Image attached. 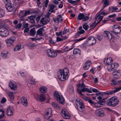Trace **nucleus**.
Returning <instances> with one entry per match:
<instances>
[{"label":"nucleus","instance_id":"35","mask_svg":"<svg viewBox=\"0 0 121 121\" xmlns=\"http://www.w3.org/2000/svg\"><path fill=\"white\" fill-rule=\"evenodd\" d=\"M73 53V54L75 55L78 54H79V55H80L81 52L80 50L79 49L77 48H74V49Z\"/></svg>","mask_w":121,"mask_h":121},{"label":"nucleus","instance_id":"57","mask_svg":"<svg viewBox=\"0 0 121 121\" xmlns=\"http://www.w3.org/2000/svg\"><path fill=\"white\" fill-rule=\"evenodd\" d=\"M20 74L21 75V76L22 77H25L26 75V74L24 72H20Z\"/></svg>","mask_w":121,"mask_h":121},{"label":"nucleus","instance_id":"27","mask_svg":"<svg viewBox=\"0 0 121 121\" xmlns=\"http://www.w3.org/2000/svg\"><path fill=\"white\" fill-rule=\"evenodd\" d=\"M49 6L50 7V9L49 11V12H50V13L53 12H55L54 9L56 7V6L53 4H51Z\"/></svg>","mask_w":121,"mask_h":121},{"label":"nucleus","instance_id":"46","mask_svg":"<svg viewBox=\"0 0 121 121\" xmlns=\"http://www.w3.org/2000/svg\"><path fill=\"white\" fill-rule=\"evenodd\" d=\"M96 38L100 41H101L103 38V36L102 35H97Z\"/></svg>","mask_w":121,"mask_h":121},{"label":"nucleus","instance_id":"23","mask_svg":"<svg viewBox=\"0 0 121 121\" xmlns=\"http://www.w3.org/2000/svg\"><path fill=\"white\" fill-rule=\"evenodd\" d=\"M6 92L7 93L11 100H13L14 98L13 92L11 91H9L8 90H6Z\"/></svg>","mask_w":121,"mask_h":121},{"label":"nucleus","instance_id":"33","mask_svg":"<svg viewBox=\"0 0 121 121\" xmlns=\"http://www.w3.org/2000/svg\"><path fill=\"white\" fill-rule=\"evenodd\" d=\"M30 35L32 36H34L36 34V31L35 28H33L30 30Z\"/></svg>","mask_w":121,"mask_h":121},{"label":"nucleus","instance_id":"49","mask_svg":"<svg viewBox=\"0 0 121 121\" xmlns=\"http://www.w3.org/2000/svg\"><path fill=\"white\" fill-rule=\"evenodd\" d=\"M29 82L31 84H34L35 83V82L34 80L31 79L29 81Z\"/></svg>","mask_w":121,"mask_h":121},{"label":"nucleus","instance_id":"32","mask_svg":"<svg viewBox=\"0 0 121 121\" xmlns=\"http://www.w3.org/2000/svg\"><path fill=\"white\" fill-rule=\"evenodd\" d=\"M88 22H86L84 23L83 25V28L86 30H87L89 28V25H88Z\"/></svg>","mask_w":121,"mask_h":121},{"label":"nucleus","instance_id":"12","mask_svg":"<svg viewBox=\"0 0 121 121\" xmlns=\"http://www.w3.org/2000/svg\"><path fill=\"white\" fill-rule=\"evenodd\" d=\"M61 115L62 117L64 118L68 119L70 118V114L66 109H64L62 110Z\"/></svg>","mask_w":121,"mask_h":121},{"label":"nucleus","instance_id":"48","mask_svg":"<svg viewBox=\"0 0 121 121\" xmlns=\"http://www.w3.org/2000/svg\"><path fill=\"white\" fill-rule=\"evenodd\" d=\"M1 56L4 58H5L7 57V54L4 53H1Z\"/></svg>","mask_w":121,"mask_h":121},{"label":"nucleus","instance_id":"18","mask_svg":"<svg viewBox=\"0 0 121 121\" xmlns=\"http://www.w3.org/2000/svg\"><path fill=\"white\" fill-rule=\"evenodd\" d=\"M96 115L99 117H103L104 115V113L103 111L101 109L96 110L95 112Z\"/></svg>","mask_w":121,"mask_h":121},{"label":"nucleus","instance_id":"11","mask_svg":"<svg viewBox=\"0 0 121 121\" xmlns=\"http://www.w3.org/2000/svg\"><path fill=\"white\" fill-rule=\"evenodd\" d=\"M5 8L9 11L13 12V13L15 12L16 10V8L13 7L11 3L5 4Z\"/></svg>","mask_w":121,"mask_h":121},{"label":"nucleus","instance_id":"62","mask_svg":"<svg viewBox=\"0 0 121 121\" xmlns=\"http://www.w3.org/2000/svg\"><path fill=\"white\" fill-rule=\"evenodd\" d=\"M88 102L91 105H92L93 104H94L93 102L90 99L88 100Z\"/></svg>","mask_w":121,"mask_h":121},{"label":"nucleus","instance_id":"28","mask_svg":"<svg viewBox=\"0 0 121 121\" xmlns=\"http://www.w3.org/2000/svg\"><path fill=\"white\" fill-rule=\"evenodd\" d=\"M47 88L46 86H42L39 89V91L40 92L42 93H45L47 91Z\"/></svg>","mask_w":121,"mask_h":121},{"label":"nucleus","instance_id":"24","mask_svg":"<svg viewBox=\"0 0 121 121\" xmlns=\"http://www.w3.org/2000/svg\"><path fill=\"white\" fill-rule=\"evenodd\" d=\"M103 17V16H99V15L96 16L95 18V19L96 20L95 21H98L96 23H95L96 25L102 20Z\"/></svg>","mask_w":121,"mask_h":121},{"label":"nucleus","instance_id":"53","mask_svg":"<svg viewBox=\"0 0 121 121\" xmlns=\"http://www.w3.org/2000/svg\"><path fill=\"white\" fill-rule=\"evenodd\" d=\"M89 17L87 16H85L83 18V21H86L88 20L89 19Z\"/></svg>","mask_w":121,"mask_h":121},{"label":"nucleus","instance_id":"5","mask_svg":"<svg viewBox=\"0 0 121 121\" xmlns=\"http://www.w3.org/2000/svg\"><path fill=\"white\" fill-rule=\"evenodd\" d=\"M9 34L7 28L5 26H2L0 27V35L2 37L7 36Z\"/></svg>","mask_w":121,"mask_h":121},{"label":"nucleus","instance_id":"39","mask_svg":"<svg viewBox=\"0 0 121 121\" xmlns=\"http://www.w3.org/2000/svg\"><path fill=\"white\" fill-rule=\"evenodd\" d=\"M57 20L58 22H61L62 21L63 18L60 15L57 16Z\"/></svg>","mask_w":121,"mask_h":121},{"label":"nucleus","instance_id":"64","mask_svg":"<svg viewBox=\"0 0 121 121\" xmlns=\"http://www.w3.org/2000/svg\"><path fill=\"white\" fill-rule=\"evenodd\" d=\"M112 9L113 11H112V13L114 11L118 9V8H117L116 7L114 6H113L112 7Z\"/></svg>","mask_w":121,"mask_h":121},{"label":"nucleus","instance_id":"44","mask_svg":"<svg viewBox=\"0 0 121 121\" xmlns=\"http://www.w3.org/2000/svg\"><path fill=\"white\" fill-rule=\"evenodd\" d=\"M96 21L94 22L90 26V28H91V29H93L95 28L96 26V25L95 24Z\"/></svg>","mask_w":121,"mask_h":121},{"label":"nucleus","instance_id":"25","mask_svg":"<svg viewBox=\"0 0 121 121\" xmlns=\"http://www.w3.org/2000/svg\"><path fill=\"white\" fill-rule=\"evenodd\" d=\"M40 22L43 25H45L49 22V21L47 19H46L43 17L41 19Z\"/></svg>","mask_w":121,"mask_h":121},{"label":"nucleus","instance_id":"10","mask_svg":"<svg viewBox=\"0 0 121 121\" xmlns=\"http://www.w3.org/2000/svg\"><path fill=\"white\" fill-rule=\"evenodd\" d=\"M118 66V64L116 63L111 64L107 67L108 70L109 71H112L113 69H115L116 68H117Z\"/></svg>","mask_w":121,"mask_h":121},{"label":"nucleus","instance_id":"4","mask_svg":"<svg viewBox=\"0 0 121 121\" xmlns=\"http://www.w3.org/2000/svg\"><path fill=\"white\" fill-rule=\"evenodd\" d=\"M75 102L77 106L80 111L82 112L84 110V106L81 100L78 98L75 100Z\"/></svg>","mask_w":121,"mask_h":121},{"label":"nucleus","instance_id":"31","mask_svg":"<svg viewBox=\"0 0 121 121\" xmlns=\"http://www.w3.org/2000/svg\"><path fill=\"white\" fill-rule=\"evenodd\" d=\"M43 29V28H40L37 31L36 36H37L38 35H39L40 36H42L43 35L42 30Z\"/></svg>","mask_w":121,"mask_h":121},{"label":"nucleus","instance_id":"17","mask_svg":"<svg viewBox=\"0 0 121 121\" xmlns=\"http://www.w3.org/2000/svg\"><path fill=\"white\" fill-rule=\"evenodd\" d=\"M14 109L11 107H8L7 110V114L8 116H10L13 115V114Z\"/></svg>","mask_w":121,"mask_h":121},{"label":"nucleus","instance_id":"3","mask_svg":"<svg viewBox=\"0 0 121 121\" xmlns=\"http://www.w3.org/2000/svg\"><path fill=\"white\" fill-rule=\"evenodd\" d=\"M53 94L55 97L57 98V101L60 104H63L65 103V99L62 95L59 94L57 91H56Z\"/></svg>","mask_w":121,"mask_h":121},{"label":"nucleus","instance_id":"40","mask_svg":"<svg viewBox=\"0 0 121 121\" xmlns=\"http://www.w3.org/2000/svg\"><path fill=\"white\" fill-rule=\"evenodd\" d=\"M4 111L3 110L0 109V119L2 118L4 116Z\"/></svg>","mask_w":121,"mask_h":121},{"label":"nucleus","instance_id":"19","mask_svg":"<svg viewBox=\"0 0 121 121\" xmlns=\"http://www.w3.org/2000/svg\"><path fill=\"white\" fill-rule=\"evenodd\" d=\"M21 103L25 106H27L28 104L27 99L26 98L22 97V98Z\"/></svg>","mask_w":121,"mask_h":121},{"label":"nucleus","instance_id":"14","mask_svg":"<svg viewBox=\"0 0 121 121\" xmlns=\"http://www.w3.org/2000/svg\"><path fill=\"white\" fill-rule=\"evenodd\" d=\"M103 35L109 40H111L112 39L111 34L107 31H104V32Z\"/></svg>","mask_w":121,"mask_h":121},{"label":"nucleus","instance_id":"34","mask_svg":"<svg viewBox=\"0 0 121 121\" xmlns=\"http://www.w3.org/2000/svg\"><path fill=\"white\" fill-rule=\"evenodd\" d=\"M84 17V15L82 13H80L78 14L77 19L79 20H81L83 19Z\"/></svg>","mask_w":121,"mask_h":121},{"label":"nucleus","instance_id":"2","mask_svg":"<svg viewBox=\"0 0 121 121\" xmlns=\"http://www.w3.org/2000/svg\"><path fill=\"white\" fill-rule=\"evenodd\" d=\"M119 101L115 97L111 98L107 100V104L109 106L114 107L118 104Z\"/></svg>","mask_w":121,"mask_h":121},{"label":"nucleus","instance_id":"37","mask_svg":"<svg viewBox=\"0 0 121 121\" xmlns=\"http://www.w3.org/2000/svg\"><path fill=\"white\" fill-rule=\"evenodd\" d=\"M67 38V37L65 36L64 37L63 36L62 37V38L58 37L56 38V41L57 42H59L62 41L63 40Z\"/></svg>","mask_w":121,"mask_h":121},{"label":"nucleus","instance_id":"63","mask_svg":"<svg viewBox=\"0 0 121 121\" xmlns=\"http://www.w3.org/2000/svg\"><path fill=\"white\" fill-rule=\"evenodd\" d=\"M6 101V99L4 98L3 97V98L1 101L2 102V103L3 104V103L5 102Z\"/></svg>","mask_w":121,"mask_h":121},{"label":"nucleus","instance_id":"36","mask_svg":"<svg viewBox=\"0 0 121 121\" xmlns=\"http://www.w3.org/2000/svg\"><path fill=\"white\" fill-rule=\"evenodd\" d=\"M22 48L21 47L20 44L17 45L14 48V51H17L21 50Z\"/></svg>","mask_w":121,"mask_h":121},{"label":"nucleus","instance_id":"42","mask_svg":"<svg viewBox=\"0 0 121 121\" xmlns=\"http://www.w3.org/2000/svg\"><path fill=\"white\" fill-rule=\"evenodd\" d=\"M4 11L2 9H0V17H3L4 14Z\"/></svg>","mask_w":121,"mask_h":121},{"label":"nucleus","instance_id":"45","mask_svg":"<svg viewBox=\"0 0 121 121\" xmlns=\"http://www.w3.org/2000/svg\"><path fill=\"white\" fill-rule=\"evenodd\" d=\"M105 99H102L101 100H100L99 101H98V102L99 103V104H100V105H103V103H104L105 102Z\"/></svg>","mask_w":121,"mask_h":121},{"label":"nucleus","instance_id":"22","mask_svg":"<svg viewBox=\"0 0 121 121\" xmlns=\"http://www.w3.org/2000/svg\"><path fill=\"white\" fill-rule=\"evenodd\" d=\"M91 64V61L89 60L87 61L85 64L83 66V69L86 70L88 69Z\"/></svg>","mask_w":121,"mask_h":121},{"label":"nucleus","instance_id":"60","mask_svg":"<svg viewBox=\"0 0 121 121\" xmlns=\"http://www.w3.org/2000/svg\"><path fill=\"white\" fill-rule=\"evenodd\" d=\"M94 104L95 105V106L96 107H101V106H100L101 105H100V104H99V103L98 102L97 103H95Z\"/></svg>","mask_w":121,"mask_h":121},{"label":"nucleus","instance_id":"52","mask_svg":"<svg viewBox=\"0 0 121 121\" xmlns=\"http://www.w3.org/2000/svg\"><path fill=\"white\" fill-rule=\"evenodd\" d=\"M3 1L5 4L10 3V0H3Z\"/></svg>","mask_w":121,"mask_h":121},{"label":"nucleus","instance_id":"30","mask_svg":"<svg viewBox=\"0 0 121 121\" xmlns=\"http://www.w3.org/2000/svg\"><path fill=\"white\" fill-rule=\"evenodd\" d=\"M46 98L45 95L44 94H41L40 95L39 97V100L41 102H43L44 101Z\"/></svg>","mask_w":121,"mask_h":121},{"label":"nucleus","instance_id":"20","mask_svg":"<svg viewBox=\"0 0 121 121\" xmlns=\"http://www.w3.org/2000/svg\"><path fill=\"white\" fill-rule=\"evenodd\" d=\"M117 77H114L112 79V81L113 83L111 84L113 85H116L121 82V81H117Z\"/></svg>","mask_w":121,"mask_h":121},{"label":"nucleus","instance_id":"58","mask_svg":"<svg viewBox=\"0 0 121 121\" xmlns=\"http://www.w3.org/2000/svg\"><path fill=\"white\" fill-rule=\"evenodd\" d=\"M49 2L48 0H46L45 2V7H47L48 3Z\"/></svg>","mask_w":121,"mask_h":121},{"label":"nucleus","instance_id":"51","mask_svg":"<svg viewBox=\"0 0 121 121\" xmlns=\"http://www.w3.org/2000/svg\"><path fill=\"white\" fill-rule=\"evenodd\" d=\"M67 31L68 32H69V30H68V29L67 30V29H66L65 28L63 31V33H62L63 35L65 34L66 33Z\"/></svg>","mask_w":121,"mask_h":121},{"label":"nucleus","instance_id":"56","mask_svg":"<svg viewBox=\"0 0 121 121\" xmlns=\"http://www.w3.org/2000/svg\"><path fill=\"white\" fill-rule=\"evenodd\" d=\"M30 12L29 11H26L25 13H24V17L26 16L28 14H29Z\"/></svg>","mask_w":121,"mask_h":121},{"label":"nucleus","instance_id":"6","mask_svg":"<svg viewBox=\"0 0 121 121\" xmlns=\"http://www.w3.org/2000/svg\"><path fill=\"white\" fill-rule=\"evenodd\" d=\"M96 42L95 38L93 36L89 37L87 39L86 44H87L88 45L90 46L92 45L95 44Z\"/></svg>","mask_w":121,"mask_h":121},{"label":"nucleus","instance_id":"47","mask_svg":"<svg viewBox=\"0 0 121 121\" xmlns=\"http://www.w3.org/2000/svg\"><path fill=\"white\" fill-rule=\"evenodd\" d=\"M22 26V24L21 23H19L16 26V28L17 29H20Z\"/></svg>","mask_w":121,"mask_h":121},{"label":"nucleus","instance_id":"1","mask_svg":"<svg viewBox=\"0 0 121 121\" xmlns=\"http://www.w3.org/2000/svg\"><path fill=\"white\" fill-rule=\"evenodd\" d=\"M69 75L68 69L66 68H65L63 69L60 70L58 72V78L62 81H64L67 79L69 77Z\"/></svg>","mask_w":121,"mask_h":121},{"label":"nucleus","instance_id":"7","mask_svg":"<svg viewBox=\"0 0 121 121\" xmlns=\"http://www.w3.org/2000/svg\"><path fill=\"white\" fill-rule=\"evenodd\" d=\"M112 27L113 28V30L111 32L113 34L116 35L121 32V28L119 26L117 25H114Z\"/></svg>","mask_w":121,"mask_h":121},{"label":"nucleus","instance_id":"59","mask_svg":"<svg viewBox=\"0 0 121 121\" xmlns=\"http://www.w3.org/2000/svg\"><path fill=\"white\" fill-rule=\"evenodd\" d=\"M50 42L52 44H54L56 43V42H54L52 39H51L50 40Z\"/></svg>","mask_w":121,"mask_h":121},{"label":"nucleus","instance_id":"15","mask_svg":"<svg viewBox=\"0 0 121 121\" xmlns=\"http://www.w3.org/2000/svg\"><path fill=\"white\" fill-rule=\"evenodd\" d=\"M77 92L79 94L82 96H83V95L82 93V92H85L86 91L89 93H92V92L89 89L86 88H82L80 90H79L78 89H77Z\"/></svg>","mask_w":121,"mask_h":121},{"label":"nucleus","instance_id":"26","mask_svg":"<svg viewBox=\"0 0 121 121\" xmlns=\"http://www.w3.org/2000/svg\"><path fill=\"white\" fill-rule=\"evenodd\" d=\"M121 71L120 70L115 71L113 72L112 75L113 76H117L119 77L121 75Z\"/></svg>","mask_w":121,"mask_h":121},{"label":"nucleus","instance_id":"41","mask_svg":"<svg viewBox=\"0 0 121 121\" xmlns=\"http://www.w3.org/2000/svg\"><path fill=\"white\" fill-rule=\"evenodd\" d=\"M103 3L104 4V7H105L107 6L109 4V1L108 0H103Z\"/></svg>","mask_w":121,"mask_h":121},{"label":"nucleus","instance_id":"8","mask_svg":"<svg viewBox=\"0 0 121 121\" xmlns=\"http://www.w3.org/2000/svg\"><path fill=\"white\" fill-rule=\"evenodd\" d=\"M52 111L50 108L47 109L45 111L44 114V117L47 119H49L50 117L52 116Z\"/></svg>","mask_w":121,"mask_h":121},{"label":"nucleus","instance_id":"21","mask_svg":"<svg viewBox=\"0 0 121 121\" xmlns=\"http://www.w3.org/2000/svg\"><path fill=\"white\" fill-rule=\"evenodd\" d=\"M112 61V58L110 57H109L107 59L105 60L104 61V63L106 65L108 66L111 64V63Z\"/></svg>","mask_w":121,"mask_h":121},{"label":"nucleus","instance_id":"54","mask_svg":"<svg viewBox=\"0 0 121 121\" xmlns=\"http://www.w3.org/2000/svg\"><path fill=\"white\" fill-rule=\"evenodd\" d=\"M85 32L84 30H83L82 29L80 31H79L77 33V34H83Z\"/></svg>","mask_w":121,"mask_h":121},{"label":"nucleus","instance_id":"61","mask_svg":"<svg viewBox=\"0 0 121 121\" xmlns=\"http://www.w3.org/2000/svg\"><path fill=\"white\" fill-rule=\"evenodd\" d=\"M82 96H83V98L86 101H88L89 99H90L89 98H88L87 97H86L85 96H84V95Z\"/></svg>","mask_w":121,"mask_h":121},{"label":"nucleus","instance_id":"13","mask_svg":"<svg viewBox=\"0 0 121 121\" xmlns=\"http://www.w3.org/2000/svg\"><path fill=\"white\" fill-rule=\"evenodd\" d=\"M47 55L50 57L53 58L56 56L57 54L51 50L48 49L47 50Z\"/></svg>","mask_w":121,"mask_h":121},{"label":"nucleus","instance_id":"9","mask_svg":"<svg viewBox=\"0 0 121 121\" xmlns=\"http://www.w3.org/2000/svg\"><path fill=\"white\" fill-rule=\"evenodd\" d=\"M15 40V38L14 36L11 37L9 39L5 40L8 46H11Z\"/></svg>","mask_w":121,"mask_h":121},{"label":"nucleus","instance_id":"16","mask_svg":"<svg viewBox=\"0 0 121 121\" xmlns=\"http://www.w3.org/2000/svg\"><path fill=\"white\" fill-rule=\"evenodd\" d=\"M9 86L12 90L14 91L17 88V85L15 82H10L9 83Z\"/></svg>","mask_w":121,"mask_h":121},{"label":"nucleus","instance_id":"50","mask_svg":"<svg viewBox=\"0 0 121 121\" xmlns=\"http://www.w3.org/2000/svg\"><path fill=\"white\" fill-rule=\"evenodd\" d=\"M107 14H106V13L104 12H101L99 13H98L96 15H99V16H100V15H107Z\"/></svg>","mask_w":121,"mask_h":121},{"label":"nucleus","instance_id":"43","mask_svg":"<svg viewBox=\"0 0 121 121\" xmlns=\"http://www.w3.org/2000/svg\"><path fill=\"white\" fill-rule=\"evenodd\" d=\"M24 11H20L19 14V17L21 18H22L24 17Z\"/></svg>","mask_w":121,"mask_h":121},{"label":"nucleus","instance_id":"38","mask_svg":"<svg viewBox=\"0 0 121 121\" xmlns=\"http://www.w3.org/2000/svg\"><path fill=\"white\" fill-rule=\"evenodd\" d=\"M52 105L53 107L56 108L57 109H60V108L58 104L54 102H52Z\"/></svg>","mask_w":121,"mask_h":121},{"label":"nucleus","instance_id":"55","mask_svg":"<svg viewBox=\"0 0 121 121\" xmlns=\"http://www.w3.org/2000/svg\"><path fill=\"white\" fill-rule=\"evenodd\" d=\"M51 13H50V12H49V11L45 15V17L46 18H47V19L49 18V15Z\"/></svg>","mask_w":121,"mask_h":121},{"label":"nucleus","instance_id":"29","mask_svg":"<svg viewBox=\"0 0 121 121\" xmlns=\"http://www.w3.org/2000/svg\"><path fill=\"white\" fill-rule=\"evenodd\" d=\"M119 91V89L117 90V89L113 91H112L107 93H104V94L105 95H112L114 94L115 93Z\"/></svg>","mask_w":121,"mask_h":121}]
</instances>
